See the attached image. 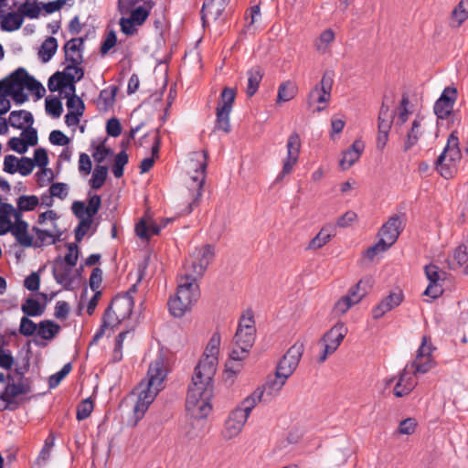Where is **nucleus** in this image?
Instances as JSON below:
<instances>
[{
  "instance_id": "obj_16",
  "label": "nucleus",
  "mask_w": 468,
  "mask_h": 468,
  "mask_svg": "<svg viewBox=\"0 0 468 468\" xmlns=\"http://www.w3.org/2000/svg\"><path fill=\"white\" fill-rule=\"evenodd\" d=\"M203 162L200 163L199 167L195 170L196 175L191 176L192 184L190 187H196V193L193 195L194 200L188 205L186 213L189 214L193 210V206L197 205L198 199L202 196L204 184L206 181V171L207 167V152L203 151Z\"/></svg>"
},
{
  "instance_id": "obj_40",
  "label": "nucleus",
  "mask_w": 468,
  "mask_h": 468,
  "mask_svg": "<svg viewBox=\"0 0 468 468\" xmlns=\"http://www.w3.org/2000/svg\"><path fill=\"white\" fill-rule=\"evenodd\" d=\"M40 5V3H37L36 0L32 3L27 0L25 3L20 5L18 11L23 15V18L28 17L30 19H35L40 15L42 8Z\"/></svg>"
},
{
  "instance_id": "obj_46",
  "label": "nucleus",
  "mask_w": 468,
  "mask_h": 468,
  "mask_svg": "<svg viewBox=\"0 0 468 468\" xmlns=\"http://www.w3.org/2000/svg\"><path fill=\"white\" fill-rule=\"evenodd\" d=\"M17 207L20 211H32L34 210L39 203L38 197L37 196H20L17 200Z\"/></svg>"
},
{
  "instance_id": "obj_53",
  "label": "nucleus",
  "mask_w": 468,
  "mask_h": 468,
  "mask_svg": "<svg viewBox=\"0 0 468 468\" xmlns=\"http://www.w3.org/2000/svg\"><path fill=\"white\" fill-rule=\"evenodd\" d=\"M220 346V335L214 333L211 336L203 356L218 357Z\"/></svg>"
},
{
  "instance_id": "obj_36",
  "label": "nucleus",
  "mask_w": 468,
  "mask_h": 468,
  "mask_svg": "<svg viewBox=\"0 0 468 468\" xmlns=\"http://www.w3.org/2000/svg\"><path fill=\"white\" fill-rule=\"evenodd\" d=\"M468 18V0H461L451 13V19L459 27Z\"/></svg>"
},
{
  "instance_id": "obj_49",
  "label": "nucleus",
  "mask_w": 468,
  "mask_h": 468,
  "mask_svg": "<svg viewBox=\"0 0 468 468\" xmlns=\"http://www.w3.org/2000/svg\"><path fill=\"white\" fill-rule=\"evenodd\" d=\"M22 130L21 139L25 142L27 148L28 149L29 146L37 145L38 141L37 129L32 127V125H27V128H23Z\"/></svg>"
},
{
  "instance_id": "obj_52",
  "label": "nucleus",
  "mask_w": 468,
  "mask_h": 468,
  "mask_svg": "<svg viewBox=\"0 0 468 468\" xmlns=\"http://www.w3.org/2000/svg\"><path fill=\"white\" fill-rule=\"evenodd\" d=\"M117 91V86H111L109 89L101 90L100 100L103 101L104 107L106 109L112 107L114 104Z\"/></svg>"
},
{
  "instance_id": "obj_9",
  "label": "nucleus",
  "mask_w": 468,
  "mask_h": 468,
  "mask_svg": "<svg viewBox=\"0 0 468 468\" xmlns=\"http://www.w3.org/2000/svg\"><path fill=\"white\" fill-rule=\"evenodd\" d=\"M304 351V343L296 341L280 359L276 370L278 376L289 378L297 368Z\"/></svg>"
},
{
  "instance_id": "obj_50",
  "label": "nucleus",
  "mask_w": 468,
  "mask_h": 468,
  "mask_svg": "<svg viewBox=\"0 0 468 468\" xmlns=\"http://www.w3.org/2000/svg\"><path fill=\"white\" fill-rule=\"evenodd\" d=\"M72 366L71 363H67L63 366V367L57 372L56 374H53L48 378V387L50 388H54L59 385L61 380L71 371Z\"/></svg>"
},
{
  "instance_id": "obj_18",
  "label": "nucleus",
  "mask_w": 468,
  "mask_h": 468,
  "mask_svg": "<svg viewBox=\"0 0 468 468\" xmlns=\"http://www.w3.org/2000/svg\"><path fill=\"white\" fill-rule=\"evenodd\" d=\"M101 207V196L93 195L89 197L88 206H85V203L82 201H74L71 206V210L78 218H85L93 220V217L99 212Z\"/></svg>"
},
{
  "instance_id": "obj_2",
  "label": "nucleus",
  "mask_w": 468,
  "mask_h": 468,
  "mask_svg": "<svg viewBox=\"0 0 468 468\" xmlns=\"http://www.w3.org/2000/svg\"><path fill=\"white\" fill-rule=\"evenodd\" d=\"M166 375L165 357L160 355L149 365L147 378L143 379L135 389L138 393V399L133 407L136 420L144 417L158 392L163 389V382Z\"/></svg>"
},
{
  "instance_id": "obj_48",
  "label": "nucleus",
  "mask_w": 468,
  "mask_h": 468,
  "mask_svg": "<svg viewBox=\"0 0 468 468\" xmlns=\"http://www.w3.org/2000/svg\"><path fill=\"white\" fill-rule=\"evenodd\" d=\"M38 329V324L34 323L27 316H23L20 320L18 332L24 336H31Z\"/></svg>"
},
{
  "instance_id": "obj_34",
  "label": "nucleus",
  "mask_w": 468,
  "mask_h": 468,
  "mask_svg": "<svg viewBox=\"0 0 468 468\" xmlns=\"http://www.w3.org/2000/svg\"><path fill=\"white\" fill-rule=\"evenodd\" d=\"M298 91L296 84L291 80L282 82L278 89L277 103L292 100Z\"/></svg>"
},
{
  "instance_id": "obj_64",
  "label": "nucleus",
  "mask_w": 468,
  "mask_h": 468,
  "mask_svg": "<svg viewBox=\"0 0 468 468\" xmlns=\"http://www.w3.org/2000/svg\"><path fill=\"white\" fill-rule=\"evenodd\" d=\"M116 42H117V37H116V34L113 30H111L106 38L102 41L101 45V48H100V52L101 55H105L109 52L110 49H112L115 45H116Z\"/></svg>"
},
{
  "instance_id": "obj_44",
  "label": "nucleus",
  "mask_w": 468,
  "mask_h": 468,
  "mask_svg": "<svg viewBox=\"0 0 468 468\" xmlns=\"http://www.w3.org/2000/svg\"><path fill=\"white\" fill-rule=\"evenodd\" d=\"M167 304L170 314L177 318L184 316L185 314L188 311L186 305H184L180 302V297H178L176 294L170 298Z\"/></svg>"
},
{
  "instance_id": "obj_43",
  "label": "nucleus",
  "mask_w": 468,
  "mask_h": 468,
  "mask_svg": "<svg viewBox=\"0 0 468 468\" xmlns=\"http://www.w3.org/2000/svg\"><path fill=\"white\" fill-rule=\"evenodd\" d=\"M11 397H18L19 395H27L32 391L28 379L20 380L18 383H8Z\"/></svg>"
},
{
  "instance_id": "obj_58",
  "label": "nucleus",
  "mask_w": 468,
  "mask_h": 468,
  "mask_svg": "<svg viewBox=\"0 0 468 468\" xmlns=\"http://www.w3.org/2000/svg\"><path fill=\"white\" fill-rule=\"evenodd\" d=\"M80 223L78 227L75 229V239L77 242H80L83 239V237L86 235L88 229L92 225V219L81 218H79Z\"/></svg>"
},
{
  "instance_id": "obj_32",
  "label": "nucleus",
  "mask_w": 468,
  "mask_h": 468,
  "mask_svg": "<svg viewBox=\"0 0 468 468\" xmlns=\"http://www.w3.org/2000/svg\"><path fill=\"white\" fill-rule=\"evenodd\" d=\"M23 122L27 125H32L34 117L30 112L25 110L13 111L9 116V124L16 129H23Z\"/></svg>"
},
{
  "instance_id": "obj_22",
  "label": "nucleus",
  "mask_w": 468,
  "mask_h": 468,
  "mask_svg": "<svg viewBox=\"0 0 468 468\" xmlns=\"http://www.w3.org/2000/svg\"><path fill=\"white\" fill-rule=\"evenodd\" d=\"M365 149L362 140L356 139L352 145L343 153L339 165L343 170L350 168L359 158Z\"/></svg>"
},
{
  "instance_id": "obj_6",
  "label": "nucleus",
  "mask_w": 468,
  "mask_h": 468,
  "mask_svg": "<svg viewBox=\"0 0 468 468\" xmlns=\"http://www.w3.org/2000/svg\"><path fill=\"white\" fill-rule=\"evenodd\" d=\"M236 98V91L232 88L226 87L220 94L218 107L216 108L215 130L223 131L226 133H230L231 126L229 114Z\"/></svg>"
},
{
  "instance_id": "obj_45",
  "label": "nucleus",
  "mask_w": 468,
  "mask_h": 468,
  "mask_svg": "<svg viewBox=\"0 0 468 468\" xmlns=\"http://www.w3.org/2000/svg\"><path fill=\"white\" fill-rule=\"evenodd\" d=\"M46 112L54 118H58L63 112L61 101L58 97L46 98Z\"/></svg>"
},
{
  "instance_id": "obj_27",
  "label": "nucleus",
  "mask_w": 468,
  "mask_h": 468,
  "mask_svg": "<svg viewBox=\"0 0 468 468\" xmlns=\"http://www.w3.org/2000/svg\"><path fill=\"white\" fill-rule=\"evenodd\" d=\"M249 353H243L242 349L235 346L229 355V359L226 362V372L237 375L242 368L241 361L248 356Z\"/></svg>"
},
{
  "instance_id": "obj_55",
  "label": "nucleus",
  "mask_w": 468,
  "mask_h": 468,
  "mask_svg": "<svg viewBox=\"0 0 468 468\" xmlns=\"http://www.w3.org/2000/svg\"><path fill=\"white\" fill-rule=\"evenodd\" d=\"M32 231L35 232V234L37 235V239L35 241L33 240V246H32L35 248H40V247L44 246L47 242L48 238H49L50 239H51V238H53V234L49 230L41 229L36 226H34L32 228Z\"/></svg>"
},
{
  "instance_id": "obj_19",
  "label": "nucleus",
  "mask_w": 468,
  "mask_h": 468,
  "mask_svg": "<svg viewBox=\"0 0 468 468\" xmlns=\"http://www.w3.org/2000/svg\"><path fill=\"white\" fill-rule=\"evenodd\" d=\"M229 1L205 0L200 11L203 26H206L208 19L217 20L222 15Z\"/></svg>"
},
{
  "instance_id": "obj_1",
  "label": "nucleus",
  "mask_w": 468,
  "mask_h": 468,
  "mask_svg": "<svg viewBox=\"0 0 468 468\" xmlns=\"http://www.w3.org/2000/svg\"><path fill=\"white\" fill-rule=\"evenodd\" d=\"M218 357L203 356L195 367L192 383L188 388L186 410L195 419L207 417L212 410V380L217 371Z\"/></svg>"
},
{
  "instance_id": "obj_30",
  "label": "nucleus",
  "mask_w": 468,
  "mask_h": 468,
  "mask_svg": "<svg viewBox=\"0 0 468 468\" xmlns=\"http://www.w3.org/2000/svg\"><path fill=\"white\" fill-rule=\"evenodd\" d=\"M23 22V15L18 10L16 12H9L3 16L1 29L6 32L16 31L22 27Z\"/></svg>"
},
{
  "instance_id": "obj_47",
  "label": "nucleus",
  "mask_w": 468,
  "mask_h": 468,
  "mask_svg": "<svg viewBox=\"0 0 468 468\" xmlns=\"http://www.w3.org/2000/svg\"><path fill=\"white\" fill-rule=\"evenodd\" d=\"M94 409L93 401L88 398L82 400L77 407V420H83L90 417Z\"/></svg>"
},
{
  "instance_id": "obj_8",
  "label": "nucleus",
  "mask_w": 468,
  "mask_h": 468,
  "mask_svg": "<svg viewBox=\"0 0 468 468\" xmlns=\"http://www.w3.org/2000/svg\"><path fill=\"white\" fill-rule=\"evenodd\" d=\"M334 76L335 74L332 70H326L323 74L321 81L311 90L308 95L309 106L311 107L313 103L324 104V106H318L315 112H319L324 110L326 104L330 101Z\"/></svg>"
},
{
  "instance_id": "obj_13",
  "label": "nucleus",
  "mask_w": 468,
  "mask_h": 468,
  "mask_svg": "<svg viewBox=\"0 0 468 468\" xmlns=\"http://www.w3.org/2000/svg\"><path fill=\"white\" fill-rule=\"evenodd\" d=\"M429 338L424 335L421 340V345L417 350L415 360L411 363V367L414 368L413 373H427L434 367V361L431 356L432 346L428 345Z\"/></svg>"
},
{
  "instance_id": "obj_56",
  "label": "nucleus",
  "mask_w": 468,
  "mask_h": 468,
  "mask_svg": "<svg viewBox=\"0 0 468 468\" xmlns=\"http://www.w3.org/2000/svg\"><path fill=\"white\" fill-rule=\"evenodd\" d=\"M424 271L429 282L432 283H440L442 281L441 275H445V272L440 271L439 267L434 264L426 265Z\"/></svg>"
},
{
  "instance_id": "obj_15",
  "label": "nucleus",
  "mask_w": 468,
  "mask_h": 468,
  "mask_svg": "<svg viewBox=\"0 0 468 468\" xmlns=\"http://www.w3.org/2000/svg\"><path fill=\"white\" fill-rule=\"evenodd\" d=\"M457 96V89L452 86L446 87L443 90L441 97L434 104V113L439 119H446L452 113Z\"/></svg>"
},
{
  "instance_id": "obj_41",
  "label": "nucleus",
  "mask_w": 468,
  "mask_h": 468,
  "mask_svg": "<svg viewBox=\"0 0 468 468\" xmlns=\"http://www.w3.org/2000/svg\"><path fill=\"white\" fill-rule=\"evenodd\" d=\"M287 379L288 378H285V377L278 376L276 371L275 378L269 379L265 385H263L265 390L267 391V396L271 398L277 395L284 386Z\"/></svg>"
},
{
  "instance_id": "obj_35",
  "label": "nucleus",
  "mask_w": 468,
  "mask_h": 468,
  "mask_svg": "<svg viewBox=\"0 0 468 468\" xmlns=\"http://www.w3.org/2000/svg\"><path fill=\"white\" fill-rule=\"evenodd\" d=\"M421 120L415 119L411 123V128L408 132L407 138L403 144L404 152H408L410 148H412L419 141L420 136L421 135Z\"/></svg>"
},
{
  "instance_id": "obj_25",
  "label": "nucleus",
  "mask_w": 468,
  "mask_h": 468,
  "mask_svg": "<svg viewBox=\"0 0 468 468\" xmlns=\"http://www.w3.org/2000/svg\"><path fill=\"white\" fill-rule=\"evenodd\" d=\"M72 267L67 266V264L60 261V260H55L53 262L52 273L54 279L58 284H61L66 290H69L73 279L70 277Z\"/></svg>"
},
{
  "instance_id": "obj_54",
  "label": "nucleus",
  "mask_w": 468,
  "mask_h": 468,
  "mask_svg": "<svg viewBox=\"0 0 468 468\" xmlns=\"http://www.w3.org/2000/svg\"><path fill=\"white\" fill-rule=\"evenodd\" d=\"M468 261V254L466 251V246L461 245L459 246L453 252V261L451 268L455 269L463 266Z\"/></svg>"
},
{
  "instance_id": "obj_11",
  "label": "nucleus",
  "mask_w": 468,
  "mask_h": 468,
  "mask_svg": "<svg viewBox=\"0 0 468 468\" xmlns=\"http://www.w3.org/2000/svg\"><path fill=\"white\" fill-rule=\"evenodd\" d=\"M347 328L344 323H336L330 330H328L321 338V342L324 345L323 354L319 356L318 362L324 363L328 355L335 353L341 345L346 335Z\"/></svg>"
},
{
  "instance_id": "obj_4",
  "label": "nucleus",
  "mask_w": 468,
  "mask_h": 468,
  "mask_svg": "<svg viewBox=\"0 0 468 468\" xmlns=\"http://www.w3.org/2000/svg\"><path fill=\"white\" fill-rule=\"evenodd\" d=\"M133 296H130L129 292L122 294H117L113 297L110 305L102 314V323L93 335L90 344H94L101 339L108 327H112L113 329L123 320L129 318L133 313Z\"/></svg>"
},
{
  "instance_id": "obj_31",
  "label": "nucleus",
  "mask_w": 468,
  "mask_h": 468,
  "mask_svg": "<svg viewBox=\"0 0 468 468\" xmlns=\"http://www.w3.org/2000/svg\"><path fill=\"white\" fill-rule=\"evenodd\" d=\"M60 329V325L54 321L43 320L38 324L37 335L44 340H52Z\"/></svg>"
},
{
  "instance_id": "obj_3",
  "label": "nucleus",
  "mask_w": 468,
  "mask_h": 468,
  "mask_svg": "<svg viewBox=\"0 0 468 468\" xmlns=\"http://www.w3.org/2000/svg\"><path fill=\"white\" fill-rule=\"evenodd\" d=\"M33 92L37 99L44 96L46 90L43 85L26 69L18 68L6 78L0 80V98L11 96L16 104H22L28 100L24 89Z\"/></svg>"
},
{
  "instance_id": "obj_57",
  "label": "nucleus",
  "mask_w": 468,
  "mask_h": 468,
  "mask_svg": "<svg viewBox=\"0 0 468 468\" xmlns=\"http://www.w3.org/2000/svg\"><path fill=\"white\" fill-rule=\"evenodd\" d=\"M130 334V331H122L115 338V346L112 353V360L113 362L121 361L122 358V343L124 341L125 336Z\"/></svg>"
},
{
  "instance_id": "obj_26",
  "label": "nucleus",
  "mask_w": 468,
  "mask_h": 468,
  "mask_svg": "<svg viewBox=\"0 0 468 468\" xmlns=\"http://www.w3.org/2000/svg\"><path fill=\"white\" fill-rule=\"evenodd\" d=\"M28 223L25 220H19L12 223L11 233L15 236L16 241L25 248L33 246V237L27 233Z\"/></svg>"
},
{
  "instance_id": "obj_12",
  "label": "nucleus",
  "mask_w": 468,
  "mask_h": 468,
  "mask_svg": "<svg viewBox=\"0 0 468 468\" xmlns=\"http://www.w3.org/2000/svg\"><path fill=\"white\" fill-rule=\"evenodd\" d=\"M287 158L283 161L282 170L276 178V182L282 180V178L292 173L293 166L296 165L300 148L301 140L300 136L296 132H293L288 138L287 141Z\"/></svg>"
},
{
  "instance_id": "obj_59",
  "label": "nucleus",
  "mask_w": 468,
  "mask_h": 468,
  "mask_svg": "<svg viewBox=\"0 0 468 468\" xmlns=\"http://www.w3.org/2000/svg\"><path fill=\"white\" fill-rule=\"evenodd\" d=\"M36 165V163L33 159L29 157H21L19 159V165H17V172L23 176H27L30 175Z\"/></svg>"
},
{
  "instance_id": "obj_39",
  "label": "nucleus",
  "mask_w": 468,
  "mask_h": 468,
  "mask_svg": "<svg viewBox=\"0 0 468 468\" xmlns=\"http://www.w3.org/2000/svg\"><path fill=\"white\" fill-rule=\"evenodd\" d=\"M107 176L108 167L106 165H97L90 180L91 188L96 190L101 188L107 179Z\"/></svg>"
},
{
  "instance_id": "obj_10",
  "label": "nucleus",
  "mask_w": 468,
  "mask_h": 468,
  "mask_svg": "<svg viewBox=\"0 0 468 468\" xmlns=\"http://www.w3.org/2000/svg\"><path fill=\"white\" fill-rule=\"evenodd\" d=\"M251 401L243 400L241 407L233 410L225 422V437L231 439L237 436L246 423L252 410Z\"/></svg>"
},
{
  "instance_id": "obj_38",
  "label": "nucleus",
  "mask_w": 468,
  "mask_h": 468,
  "mask_svg": "<svg viewBox=\"0 0 468 468\" xmlns=\"http://www.w3.org/2000/svg\"><path fill=\"white\" fill-rule=\"evenodd\" d=\"M21 310L26 316H40L45 311V304L41 305L37 300L29 297L22 304Z\"/></svg>"
},
{
  "instance_id": "obj_29",
  "label": "nucleus",
  "mask_w": 468,
  "mask_h": 468,
  "mask_svg": "<svg viewBox=\"0 0 468 468\" xmlns=\"http://www.w3.org/2000/svg\"><path fill=\"white\" fill-rule=\"evenodd\" d=\"M262 77L263 70L260 66H255L248 71L246 94L249 98L252 97L257 92Z\"/></svg>"
},
{
  "instance_id": "obj_14",
  "label": "nucleus",
  "mask_w": 468,
  "mask_h": 468,
  "mask_svg": "<svg viewBox=\"0 0 468 468\" xmlns=\"http://www.w3.org/2000/svg\"><path fill=\"white\" fill-rule=\"evenodd\" d=\"M197 280L198 278L193 277L186 272L180 278L176 294L178 297H182L186 304H194L200 296Z\"/></svg>"
},
{
  "instance_id": "obj_17",
  "label": "nucleus",
  "mask_w": 468,
  "mask_h": 468,
  "mask_svg": "<svg viewBox=\"0 0 468 468\" xmlns=\"http://www.w3.org/2000/svg\"><path fill=\"white\" fill-rule=\"evenodd\" d=\"M249 325L239 324L237 332L233 337L234 345L244 352H250L255 341V327L253 322L249 319Z\"/></svg>"
},
{
  "instance_id": "obj_20",
  "label": "nucleus",
  "mask_w": 468,
  "mask_h": 468,
  "mask_svg": "<svg viewBox=\"0 0 468 468\" xmlns=\"http://www.w3.org/2000/svg\"><path fill=\"white\" fill-rule=\"evenodd\" d=\"M403 230L402 222L398 215H394L383 224L380 228L378 236L385 237L390 243H395Z\"/></svg>"
},
{
  "instance_id": "obj_21",
  "label": "nucleus",
  "mask_w": 468,
  "mask_h": 468,
  "mask_svg": "<svg viewBox=\"0 0 468 468\" xmlns=\"http://www.w3.org/2000/svg\"><path fill=\"white\" fill-rule=\"evenodd\" d=\"M403 301V293L391 292L384 298L372 311L373 318L378 320L381 318L387 312L392 310L394 307L399 306Z\"/></svg>"
},
{
  "instance_id": "obj_33",
  "label": "nucleus",
  "mask_w": 468,
  "mask_h": 468,
  "mask_svg": "<svg viewBox=\"0 0 468 468\" xmlns=\"http://www.w3.org/2000/svg\"><path fill=\"white\" fill-rule=\"evenodd\" d=\"M160 231L159 225L154 222L147 225L144 218L135 225V233L142 239L149 240L152 235H159Z\"/></svg>"
},
{
  "instance_id": "obj_28",
  "label": "nucleus",
  "mask_w": 468,
  "mask_h": 468,
  "mask_svg": "<svg viewBox=\"0 0 468 468\" xmlns=\"http://www.w3.org/2000/svg\"><path fill=\"white\" fill-rule=\"evenodd\" d=\"M414 388V383L411 381V377L405 367L399 374L397 384L394 387L393 394L397 398H402L410 394Z\"/></svg>"
},
{
  "instance_id": "obj_37",
  "label": "nucleus",
  "mask_w": 468,
  "mask_h": 468,
  "mask_svg": "<svg viewBox=\"0 0 468 468\" xmlns=\"http://www.w3.org/2000/svg\"><path fill=\"white\" fill-rule=\"evenodd\" d=\"M58 48V41L54 37H48L42 43L38 55L43 62H48L54 56Z\"/></svg>"
},
{
  "instance_id": "obj_62",
  "label": "nucleus",
  "mask_w": 468,
  "mask_h": 468,
  "mask_svg": "<svg viewBox=\"0 0 468 468\" xmlns=\"http://www.w3.org/2000/svg\"><path fill=\"white\" fill-rule=\"evenodd\" d=\"M68 98L67 107L69 112H84L85 105L83 101L77 95H66Z\"/></svg>"
},
{
  "instance_id": "obj_51",
  "label": "nucleus",
  "mask_w": 468,
  "mask_h": 468,
  "mask_svg": "<svg viewBox=\"0 0 468 468\" xmlns=\"http://www.w3.org/2000/svg\"><path fill=\"white\" fill-rule=\"evenodd\" d=\"M130 18L137 25L142 26L147 20L150 11L144 6H138L131 10Z\"/></svg>"
},
{
  "instance_id": "obj_24",
  "label": "nucleus",
  "mask_w": 468,
  "mask_h": 468,
  "mask_svg": "<svg viewBox=\"0 0 468 468\" xmlns=\"http://www.w3.org/2000/svg\"><path fill=\"white\" fill-rule=\"evenodd\" d=\"M335 235L336 228L334 224L327 223L324 225L316 236L310 240L307 250H315L323 248Z\"/></svg>"
},
{
  "instance_id": "obj_23",
  "label": "nucleus",
  "mask_w": 468,
  "mask_h": 468,
  "mask_svg": "<svg viewBox=\"0 0 468 468\" xmlns=\"http://www.w3.org/2000/svg\"><path fill=\"white\" fill-rule=\"evenodd\" d=\"M33 161L36 163V165H37L40 169L39 172L36 174L37 176V182L40 186H43V175L49 174L50 176L48 179H47L48 182H50L53 180V171L49 168H47V165L48 164V152L45 148H37L34 152V158Z\"/></svg>"
},
{
  "instance_id": "obj_7",
  "label": "nucleus",
  "mask_w": 468,
  "mask_h": 468,
  "mask_svg": "<svg viewBox=\"0 0 468 468\" xmlns=\"http://www.w3.org/2000/svg\"><path fill=\"white\" fill-rule=\"evenodd\" d=\"M215 258V246L206 244L196 248L191 255V264L186 269V273L196 278H202L209 264Z\"/></svg>"
},
{
  "instance_id": "obj_5",
  "label": "nucleus",
  "mask_w": 468,
  "mask_h": 468,
  "mask_svg": "<svg viewBox=\"0 0 468 468\" xmlns=\"http://www.w3.org/2000/svg\"><path fill=\"white\" fill-rule=\"evenodd\" d=\"M462 158L459 148V138L457 132L453 131L448 137L447 144L442 153L438 156L435 165L440 175L446 178L453 177L457 171L456 162Z\"/></svg>"
},
{
  "instance_id": "obj_63",
  "label": "nucleus",
  "mask_w": 468,
  "mask_h": 468,
  "mask_svg": "<svg viewBox=\"0 0 468 468\" xmlns=\"http://www.w3.org/2000/svg\"><path fill=\"white\" fill-rule=\"evenodd\" d=\"M49 142L54 145L65 146L69 144V138L61 131L54 130L49 134Z\"/></svg>"
},
{
  "instance_id": "obj_61",
  "label": "nucleus",
  "mask_w": 468,
  "mask_h": 468,
  "mask_svg": "<svg viewBox=\"0 0 468 468\" xmlns=\"http://www.w3.org/2000/svg\"><path fill=\"white\" fill-rule=\"evenodd\" d=\"M122 125L120 121L113 117L108 120L106 123V133L109 136L118 137L122 133Z\"/></svg>"
},
{
  "instance_id": "obj_42",
  "label": "nucleus",
  "mask_w": 468,
  "mask_h": 468,
  "mask_svg": "<svg viewBox=\"0 0 468 468\" xmlns=\"http://www.w3.org/2000/svg\"><path fill=\"white\" fill-rule=\"evenodd\" d=\"M129 156L126 151L122 150L115 156L114 164L112 165V173L116 178H120L123 176L124 166L128 164Z\"/></svg>"
},
{
  "instance_id": "obj_60",
  "label": "nucleus",
  "mask_w": 468,
  "mask_h": 468,
  "mask_svg": "<svg viewBox=\"0 0 468 468\" xmlns=\"http://www.w3.org/2000/svg\"><path fill=\"white\" fill-rule=\"evenodd\" d=\"M417 422L413 418H408L400 421L398 432L399 434L410 435L414 433L416 430Z\"/></svg>"
}]
</instances>
